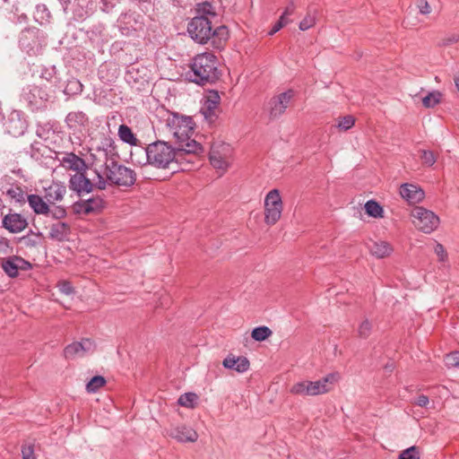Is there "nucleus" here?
<instances>
[{
	"label": "nucleus",
	"instance_id": "obj_1",
	"mask_svg": "<svg viewBox=\"0 0 459 459\" xmlns=\"http://www.w3.org/2000/svg\"><path fill=\"white\" fill-rule=\"evenodd\" d=\"M187 32L196 43L204 45L212 40V44L219 48L228 39L229 32L226 26L213 28L208 16H195L187 24Z\"/></svg>",
	"mask_w": 459,
	"mask_h": 459
},
{
	"label": "nucleus",
	"instance_id": "obj_2",
	"mask_svg": "<svg viewBox=\"0 0 459 459\" xmlns=\"http://www.w3.org/2000/svg\"><path fill=\"white\" fill-rule=\"evenodd\" d=\"M186 76L188 81L199 85L215 82L220 77L217 57L211 52L195 56Z\"/></svg>",
	"mask_w": 459,
	"mask_h": 459
},
{
	"label": "nucleus",
	"instance_id": "obj_3",
	"mask_svg": "<svg viewBox=\"0 0 459 459\" xmlns=\"http://www.w3.org/2000/svg\"><path fill=\"white\" fill-rule=\"evenodd\" d=\"M147 162L157 169H169L178 160L177 149L164 141H157L143 150Z\"/></svg>",
	"mask_w": 459,
	"mask_h": 459
},
{
	"label": "nucleus",
	"instance_id": "obj_4",
	"mask_svg": "<svg viewBox=\"0 0 459 459\" xmlns=\"http://www.w3.org/2000/svg\"><path fill=\"white\" fill-rule=\"evenodd\" d=\"M106 182L118 186H132L136 180V174L132 169L117 161L111 160L104 164Z\"/></svg>",
	"mask_w": 459,
	"mask_h": 459
},
{
	"label": "nucleus",
	"instance_id": "obj_5",
	"mask_svg": "<svg viewBox=\"0 0 459 459\" xmlns=\"http://www.w3.org/2000/svg\"><path fill=\"white\" fill-rule=\"evenodd\" d=\"M86 171H81L71 176L69 179V188L78 195L91 193L94 186L100 190L107 187V182L104 176L99 170L95 169V178L91 180L85 176Z\"/></svg>",
	"mask_w": 459,
	"mask_h": 459
},
{
	"label": "nucleus",
	"instance_id": "obj_6",
	"mask_svg": "<svg viewBox=\"0 0 459 459\" xmlns=\"http://www.w3.org/2000/svg\"><path fill=\"white\" fill-rule=\"evenodd\" d=\"M334 374H328L316 381H300L290 387V393L298 395L314 396L325 394L331 389V385L336 381Z\"/></svg>",
	"mask_w": 459,
	"mask_h": 459
},
{
	"label": "nucleus",
	"instance_id": "obj_7",
	"mask_svg": "<svg viewBox=\"0 0 459 459\" xmlns=\"http://www.w3.org/2000/svg\"><path fill=\"white\" fill-rule=\"evenodd\" d=\"M165 126L169 132L173 135L177 142L187 140L195 131V123L190 117L179 116L176 113L169 115L165 121Z\"/></svg>",
	"mask_w": 459,
	"mask_h": 459
},
{
	"label": "nucleus",
	"instance_id": "obj_8",
	"mask_svg": "<svg viewBox=\"0 0 459 459\" xmlns=\"http://www.w3.org/2000/svg\"><path fill=\"white\" fill-rule=\"evenodd\" d=\"M293 97L294 91L288 90L269 99L264 105V112L268 119H279L285 113Z\"/></svg>",
	"mask_w": 459,
	"mask_h": 459
},
{
	"label": "nucleus",
	"instance_id": "obj_9",
	"mask_svg": "<svg viewBox=\"0 0 459 459\" xmlns=\"http://www.w3.org/2000/svg\"><path fill=\"white\" fill-rule=\"evenodd\" d=\"M412 222L424 233H431L439 224V218L431 211L417 206L411 212Z\"/></svg>",
	"mask_w": 459,
	"mask_h": 459
},
{
	"label": "nucleus",
	"instance_id": "obj_10",
	"mask_svg": "<svg viewBox=\"0 0 459 459\" xmlns=\"http://www.w3.org/2000/svg\"><path fill=\"white\" fill-rule=\"evenodd\" d=\"M282 212V201L278 189L271 190L264 198V221L268 225L275 224Z\"/></svg>",
	"mask_w": 459,
	"mask_h": 459
},
{
	"label": "nucleus",
	"instance_id": "obj_11",
	"mask_svg": "<svg viewBox=\"0 0 459 459\" xmlns=\"http://www.w3.org/2000/svg\"><path fill=\"white\" fill-rule=\"evenodd\" d=\"M44 38L37 28H29L22 31L19 39L20 48L30 56H36L40 51Z\"/></svg>",
	"mask_w": 459,
	"mask_h": 459
},
{
	"label": "nucleus",
	"instance_id": "obj_12",
	"mask_svg": "<svg viewBox=\"0 0 459 459\" xmlns=\"http://www.w3.org/2000/svg\"><path fill=\"white\" fill-rule=\"evenodd\" d=\"M230 147L229 144H213L210 152V162L216 169L224 172L230 165Z\"/></svg>",
	"mask_w": 459,
	"mask_h": 459
},
{
	"label": "nucleus",
	"instance_id": "obj_13",
	"mask_svg": "<svg viewBox=\"0 0 459 459\" xmlns=\"http://www.w3.org/2000/svg\"><path fill=\"white\" fill-rule=\"evenodd\" d=\"M95 350V342L91 339L85 338L82 339L80 342H74L67 345L64 350V355L67 359H74L91 354L94 352Z\"/></svg>",
	"mask_w": 459,
	"mask_h": 459
},
{
	"label": "nucleus",
	"instance_id": "obj_14",
	"mask_svg": "<svg viewBox=\"0 0 459 459\" xmlns=\"http://www.w3.org/2000/svg\"><path fill=\"white\" fill-rule=\"evenodd\" d=\"M1 267L9 277L15 278L19 271H28L31 264L22 257L12 255L2 259Z\"/></svg>",
	"mask_w": 459,
	"mask_h": 459
},
{
	"label": "nucleus",
	"instance_id": "obj_15",
	"mask_svg": "<svg viewBox=\"0 0 459 459\" xmlns=\"http://www.w3.org/2000/svg\"><path fill=\"white\" fill-rule=\"evenodd\" d=\"M28 226L24 216L17 212H9L3 217L2 227L13 234L23 231Z\"/></svg>",
	"mask_w": 459,
	"mask_h": 459
},
{
	"label": "nucleus",
	"instance_id": "obj_16",
	"mask_svg": "<svg viewBox=\"0 0 459 459\" xmlns=\"http://www.w3.org/2000/svg\"><path fill=\"white\" fill-rule=\"evenodd\" d=\"M27 128L26 120L19 111H13L5 123V131L13 137L21 136Z\"/></svg>",
	"mask_w": 459,
	"mask_h": 459
},
{
	"label": "nucleus",
	"instance_id": "obj_17",
	"mask_svg": "<svg viewBox=\"0 0 459 459\" xmlns=\"http://www.w3.org/2000/svg\"><path fill=\"white\" fill-rule=\"evenodd\" d=\"M168 436L178 442H195L198 438L197 432L185 425L173 426L167 430Z\"/></svg>",
	"mask_w": 459,
	"mask_h": 459
},
{
	"label": "nucleus",
	"instance_id": "obj_18",
	"mask_svg": "<svg viewBox=\"0 0 459 459\" xmlns=\"http://www.w3.org/2000/svg\"><path fill=\"white\" fill-rule=\"evenodd\" d=\"M60 166L65 169L75 171H86L87 165L85 160L74 152H65L61 158L58 159Z\"/></svg>",
	"mask_w": 459,
	"mask_h": 459
},
{
	"label": "nucleus",
	"instance_id": "obj_19",
	"mask_svg": "<svg viewBox=\"0 0 459 459\" xmlns=\"http://www.w3.org/2000/svg\"><path fill=\"white\" fill-rule=\"evenodd\" d=\"M220 100L221 97L215 91H210L204 100L201 112L203 113L205 119L210 123L213 122L217 117L216 110L220 104Z\"/></svg>",
	"mask_w": 459,
	"mask_h": 459
},
{
	"label": "nucleus",
	"instance_id": "obj_20",
	"mask_svg": "<svg viewBox=\"0 0 459 459\" xmlns=\"http://www.w3.org/2000/svg\"><path fill=\"white\" fill-rule=\"evenodd\" d=\"M103 200L100 197H92L87 200L76 202L74 210L77 213L90 214L100 212L103 207Z\"/></svg>",
	"mask_w": 459,
	"mask_h": 459
},
{
	"label": "nucleus",
	"instance_id": "obj_21",
	"mask_svg": "<svg viewBox=\"0 0 459 459\" xmlns=\"http://www.w3.org/2000/svg\"><path fill=\"white\" fill-rule=\"evenodd\" d=\"M401 196L409 204H417L421 202L425 197L424 191L413 184H403L400 187Z\"/></svg>",
	"mask_w": 459,
	"mask_h": 459
},
{
	"label": "nucleus",
	"instance_id": "obj_22",
	"mask_svg": "<svg viewBox=\"0 0 459 459\" xmlns=\"http://www.w3.org/2000/svg\"><path fill=\"white\" fill-rule=\"evenodd\" d=\"M178 144L177 152L178 155V159L183 156V154H194L199 155L204 152L203 146L191 137H187V140H181L176 143Z\"/></svg>",
	"mask_w": 459,
	"mask_h": 459
},
{
	"label": "nucleus",
	"instance_id": "obj_23",
	"mask_svg": "<svg viewBox=\"0 0 459 459\" xmlns=\"http://www.w3.org/2000/svg\"><path fill=\"white\" fill-rule=\"evenodd\" d=\"M226 368L234 369L238 373H244L249 368V360L246 357L228 356L222 361Z\"/></svg>",
	"mask_w": 459,
	"mask_h": 459
},
{
	"label": "nucleus",
	"instance_id": "obj_24",
	"mask_svg": "<svg viewBox=\"0 0 459 459\" xmlns=\"http://www.w3.org/2000/svg\"><path fill=\"white\" fill-rule=\"evenodd\" d=\"M24 97L31 106L39 107L47 100L48 94L41 88L32 86L28 92L24 93Z\"/></svg>",
	"mask_w": 459,
	"mask_h": 459
},
{
	"label": "nucleus",
	"instance_id": "obj_25",
	"mask_svg": "<svg viewBox=\"0 0 459 459\" xmlns=\"http://www.w3.org/2000/svg\"><path fill=\"white\" fill-rule=\"evenodd\" d=\"M66 193V188L63 184L53 183L46 188V198L49 203L61 201Z\"/></svg>",
	"mask_w": 459,
	"mask_h": 459
},
{
	"label": "nucleus",
	"instance_id": "obj_26",
	"mask_svg": "<svg viewBox=\"0 0 459 459\" xmlns=\"http://www.w3.org/2000/svg\"><path fill=\"white\" fill-rule=\"evenodd\" d=\"M368 248L371 255L377 258L388 256L393 252L392 246L386 241H374Z\"/></svg>",
	"mask_w": 459,
	"mask_h": 459
},
{
	"label": "nucleus",
	"instance_id": "obj_27",
	"mask_svg": "<svg viewBox=\"0 0 459 459\" xmlns=\"http://www.w3.org/2000/svg\"><path fill=\"white\" fill-rule=\"evenodd\" d=\"M28 203L30 207L37 214H48L49 212L48 204L43 200L41 196L38 195H29Z\"/></svg>",
	"mask_w": 459,
	"mask_h": 459
},
{
	"label": "nucleus",
	"instance_id": "obj_28",
	"mask_svg": "<svg viewBox=\"0 0 459 459\" xmlns=\"http://www.w3.org/2000/svg\"><path fill=\"white\" fill-rule=\"evenodd\" d=\"M88 121V117L82 111L70 112L65 117V123L70 128H76L83 126Z\"/></svg>",
	"mask_w": 459,
	"mask_h": 459
},
{
	"label": "nucleus",
	"instance_id": "obj_29",
	"mask_svg": "<svg viewBox=\"0 0 459 459\" xmlns=\"http://www.w3.org/2000/svg\"><path fill=\"white\" fill-rule=\"evenodd\" d=\"M118 136L121 141L130 145H137L138 139L135 137L134 134L132 132V129L123 124L118 127Z\"/></svg>",
	"mask_w": 459,
	"mask_h": 459
},
{
	"label": "nucleus",
	"instance_id": "obj_30",
	"mask_svg": "<svg viewBox=\"0 0 459 459\" xmlns=\"http://www.w3.org/2000/svg\"><path fill=\"white\" fill-rule=\"evenodd\" d=\"M64 93L68 96L77 95L82 91V84L76 78H71L64 89Z\"/></svg>",
	"mask_w": 459,
	"mask_h": 459
},
{
	"label": "nucleus",
	"instance_id": "obj_31",
	"mask_svg": "<svg viewBox=\"0 0 459 459\" xmlns=\"http://www.w3.org/2000/svg\"><path fill=\"white\" fill-rule=\"evenodd\" d=\"M365 211L368 215L373 218H382L383 217V208L382 206L374 200H369L365 204Z\"/></svg>",
	"mask_w": 459,
	"mask_h": 459
},
{
	"label": "nucleus",
	"instance_id": "obj_32",
	"mask_svg": "<svg viewBox=\"0 0 459 459\" xmlns=\"http://www.w3.org/2000/svg\"><path fill=\"white\" fill-rule=\"evenodd\" d=\"M105 384L106 379L102 376H95L86 384V391L89 394L97 393Z\"/></svg>",
	"mask_w": 459,
	"mask_h": 459
},
{
	"label": "nucleus",
	"instance_id": "obj_33",
	"mask_svg": "<svg viewBox=\"0 0 459 459\" xmlns=\"http://www.w3.org/2000/svg\"><path fill=\"white\" fill-rule=\"evenodd\" d=\"M442 94L438 91H433L422 99L425 108H433L441 101Z\"/></svg>",
	"mask_w": 459,
	"mask_h": 459
},
{
	"label": "nucleus",
	"instance_id": "obj_34",
	"mask_svg": "<svg viewBox=\"0 0 459 459\" xmlns=\"http://www.w3.org/2000/svg\"><path fill=\"white\" fill-rule=\"evenodd\" d=\"M316 20V11L309 10L307 13V15L304 17V19L299 22V27L301 30H307L315 25Z\"/></svg>",
	"mask_w": 459,
	"mask_h": 459
},
{
	"label": "nucleus",
	"instance_id": "obj_35",
	"mask_svg": "<svg viewBox=\"0 0 459 459\" xmlns=\"http://www.w3.org/2000/svg\"><path fill=\"white\" fill-rule=\"evenodd\" d=\"M273 333L272 330L267 326H258L253 329L251 336L257 342H263Z\"/></svg>",
	"mask_w": 459,
	"mask_h": 459
},
{
	"label": "nucleus",
	"instance_id": "obj_36",
	"mask_svg": "<svg viewBox=\"0 0 459 459\" xmlns=\"http://www.w3.org/2000/svg\"><path fill=\"white\" fill-rule=\"evenodd\" d=\"M196 16H208L211 20L216 17L212 5L208 2L199 4L196 8Z\"/></svg>",
	"mask_w": 459,
	"mask_h": 459
},
{
	"label": "nucleus",
	"instance_id": "obj_37",
	"mask_svg": "<svg viewBox=\"0 0 459 459\" xmlns=\"http://www.w3.org/2000/svg\"><path fill=\"white\" fill-rule=\"evenodd\" d=\"M197 400V395L194 393H186L179 396L178 403L179 405L193 408L195 401Z\"/></svg>",
	"mask_w": 459,
	"mask_h": 459
},
{
	"label": "nucleus",
	"instance_id": "obj_38",
	"mask_svg": "<svg viewBox=\"0 0 459 459\" xmlns=\"http://www.w3.org/2000/svg\"><path fill=\"white\" fill-rule=\"evenodd\" d=\"M355 124V118L351 116H345L337 119L336 127L342 131H347L351 129Z\"/></svg>",
	"mask_w": 459,
	"mask_h": 459
},
{
	"label": "nucleus",
	"instance_id": "obj_39",
	"mask_svg": "<svg viewBox=\"0 0 459 459\" xmlns=\"http://www.w3.org/2000/svg\"><path fill=\"white\" fill-rule=\"evenodd\" d=\"M50 18V12L45 4H38L36 7L35 19L43 23L48 22Z\"/></svg>",
	"mask_w": 459,
	"mask_h": 459
},
{
	"label": "nucleus",
	"instance_id": "obj_40",
	"mask_svg": "<svg viewBox=\"0 0 459 459\" xmlns=\"http://www.w3.org/2000/svg\"><path fill=\"white\" fill-rule=\"evenodd\" d=\"M420 454L419 448L415 446H412L402 451L398 459H420Z\"/></svg>",
	"mask_w": 459,
	"mask_h": 459
},
{
	"label": "nucleus",
	"instance_id": "obj_41",
	"mask_svg": "<svg viewBox=\"0 0 459 459\" xmlns=\"http://www.w3.org/2000/svg\"><path fill=\"white\" fill-rule=\"evenodd\" d=\"M444 362L447 368L459 367V351H453L446 354Z\"/></svg>",
	"mask_w": 459,
	"mask_h": 459
},
{
	"label": "nucleus",
	"instance_id": "obj_42",
	"mask_svg": "<svg viewBox=\"0 0 459 459\" xmlns=\"http://www.w3.org/2000/svg\"><path fill=\"white\" fill-rule=\"evenodd\" d=\"M371 329H372L371 323L368 319H365L359 325V326L358 328V333H359V337L367 338L369 336V334L371 333Z\"/></svg>",
	"mask_w": 459,
	"mask_h": 459
},
{
	"label": "nucleus",
	"instance_id": "obj_43",
	"mask_svg": "<svg viewBox=\"0 0 459 459\" xmlns=\"http://www.w3.org/2000/svg\"><path fill=\"white\" fill-rule=\"evenodd\" d=\"M420 159L425 165L429 167L436 162V157L431 151H422Z\"/></svg>",
	"mask_w": 459,
	"mask_h": 459
},
{
	"label": "nucleus",
	"instance_id": "obj_44",
	"mask_svg": "<svg viewBox=\"0 0 459 459\" xmlns=\"http://www.w3.org/2000/svg\"><path fill=\"white\" fill-rule=\"evenodd\" d=\"M434 252L438 256V260L440 262L444 263L446 260L447 254L442 244L437 243L434 248Z\"/></svg>",
	"mask_w": 459,
	"mask_h": 459
},
{
	"label": "nucleus",
	"instance_id": "obj_45",
	"mask_svg": "<svg viewBox=\"0 0 459 459\" xmlns=\"http://www.w3.org/2000/svg\"><path fill=\"white\" fill-rule=\"evenodd\" d=\"M417 7L421 14H429L431 8L427 0H417Z\"/></svg>",
	"mask_w": 459,
	"mask_h": 459
},
{
	"label": "nucleus",
	"instance_id": "obj_46",
	"mask_svg": "<svg viewBox=\"0 0 459 459\" xmlns=\"http://www.w3.org/2000/svg\"><path fill=\"white\" fill-rule=\"evenodd\" d=\"M457 41H458V36L455 35V34H452V35H449V36H446V37L443 38L438 42V46L446 47V46L452 45V44H454V43H455Z\"/></svg>",
	"mask_w": 459,
	"mask_h": 459
},
{
	"label": "nucleus",
	"instance_id": "obj_47",
	"mask_svg": "<svg viewBox=\"0 0 459 459\" xmlns=\"http://www.w3.org/2000/svg\"><path fill=\"white\" fill-rule=\"evenodd\" d=\"M58 287H59V290L65 295H70L74 292V288L71 285V283L68 281L60 282Z\"/></svg>",
	"mask_w": 459,
	"mask_h": 459
},
{
	"label": "nucleus",
	"instance_id": "obj_48",
	"mask_svg": "<svg viewBox=\"0 0 459 459\" xmlns=\"http://www.w3.org/2000/svg\"><path fill=\"white\" fill-rule=\"evenodd\" d=\"M22 459H35L32 446H23L22 448Z\"/></svg>",
	"mask_w": 459,
	"mask_h": 459
},
{
	"label": "nucleus",
	"instance_id": "obj_49",
	"mask_svg": "<svg viewBox=\"0 0 459 459\" xmlns=\"http://www.w3.org/2000/svg\"><path fill=\"white\" fill-rule=\"evenodd\" d=\"M429 403V397L427 395L421 394L417 397L414 403L420 407H426Z\"/></svg>",
	"mask_w": 459,
	"mask_h": 459
},
{
	"label": "nucleus",
	"instance_id": "obj_50",
	"mask_svg": "<svg viewBox=\"0 0 459 459\" xmlns=\"http://www.w3.org/2000/svg\"><path fill=\"white\" fill-rule=\"evenodd\" d=\"M9 248V240L5 238H0V251L6 253Z\"/></svg>",
	"mask_w": 459,
	"mask_h": 459
},
{
	"label": "nucleus",
	"instance_id": "obj_51",
	"mask_svg": "<svg viewBox=\"0 0 459 459\" xmlns=\"http://www.w3.org/2000/svg\"><path fill=\"white\" fill-rule=\"evenodd\" d=\"M295 11V4L293 3V1H290L288 5L285 7L284 9V12L282 13H284V15H291Z\"/></svg>",
	"mask_w": 459,
	"mask_h": 459
},
{
	"label": "nucleus",
	"instance_id": "obj_52",
	"mask_svg": "<svg viewBox=\"0 0 459 459\" xmlns=\"http://www.w3.org/2000/svg\"><path fill=\"white\" fill-rule=\"evenodd\" d=\"M74 13L75 14L80 18V19H84L88 13H89V10L88 8L86 7L85 9L84 8H81V9H75L74 10Z\"/></svg>",
	"mask_w": 459,
	"mask_h": 459
},
{
	"label": "nucleus",
	"instance_id": "obj_53",
	"mask_svg": "<svg viewBox=\"0 0 459 459\" xmlns=\"http://www.w3.org/2000/svg\"><path fill=\"white\" fill-rule=\"evenodd\" d=\"M282 28L281 22H275V24L273 26L272 30L269 32V35H273L274 33L278 32Z\"/></svg>",
	"mask_w": 459,
	"mask_h": 459
},
{
	"label": "nucleus",
	"instance_id": "obj_54",
	"mask_svg": "<svg viewBox=\"0 0 459 459\" xmlns=\"http://www.w3.org/2000/svg\"><path fill=\"white\" fill-rule=\"evenodd\" d=\"M278 22H281L282 27H284L286 24H288L289 20L287 19V15H284V13H282L281 15L280 19L278 20Z\"/></svg>",
	"mask_w": 459,
	"mask_h": 459
},
{
	"label": "nucleus",
	"instance_id": "obj_55",
	"mask_svg": "<svg viewBox=\"0 0 459 459\" xmlns=\"http://www.w3.org/2000/svg\"><path fill=\"white\" fill-rule=\"evenodd\" d=\"M17 191H18V192H20L22 195H23V194H22V190H21L19 187H16V189H13V188H12V189H9V190L7 191V194H8L10 196H12V197H15V195H16V192H17Z\"/></svg>",
	"mask_w": 459,
	"mask_h": 459
},
{
	"label": "nucleus",
	"instance_id": "obj_56",
	"mask_svg": "<svg viewBox=\"0 0 459 459\" xmlns=\"http://www.w3.org/2000/svg\"><path fill=\"white\" fill-rule=\"evenodd\" d=\"M454 82H455V88H456L457 91L459 92V74L455 75Z\"/></svg>",
	"mask_w": 459,
	"mask_h": 459
},
{
	"label": "nucleus",
	"instance_id": "obj_57",
	"mask_svg": "<svg viewBox=\"0 0 459 459\" xmlns=\"http://www.w3.org/2000/svg\"><path fill=\"white\" fill-rule=\"evenodd\" d=\"M9 0H0V8H2Z\"/></svg>",
	"mask_w": 459,
	"mask_h": 459
},
{
	"label": "nucleus",
	"instance_id": "obj_58",
	"mask_svg": "<svg viewBox=\"0 0 459 459\" xmlns=\"http://www.w3.org/2000/svg\"><path fill=\"white\" fill-rule=\"evenodd\" d=\"M76 1H77V5H81V2H82V4H84V3L88 4V1H87V0H76Z\"/></svg>",
	"mask_w": 459,
	"mask_h": 459
},
{
	"label": "nucleus",
	"instance_id": "obj_59",
	"mask_svg": "<svg viewBox=\"0 0 459 459\" xmlns=\"http://www.w3.org/2000/svg\"><path fill=\"white\" fill-rule=\"evenodd\" d=\"M27 19V16L25 14H22L20 17H19V20L22 21V20H26Z\"/></svg>",
	"mask_w": 459,
	"mask_h": 459
},
{
	"label": "nucleus",
	"instance_id": "obj_60",
	"mask_svg": "<svg viewBox=\"0 0 459 459\" xmlns=\"http://www.w3.org/2000/svg\"><path fill=\"white\" fill-rule=\"evenodd\" d=\"M59 213H60V216H63L65 214V211L64 210H59Z\"/></svg>",
	"mask_w": 459,
	"mask_h": 459
}]
</instances>
